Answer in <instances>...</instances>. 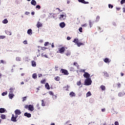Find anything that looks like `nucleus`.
Returning <instances> with one entry per match:
<instances>
[{
    "mask_svg": "<svg viewBox=\"0 0 125 125\" xmlns=\"http://www.w3.org/2000/svg\"><path fill=\"white\" fill-rule=\"evenodd\" d=\"M7 94V92H3L1 94V95H2V96H5V95H6Z\"/></svg>",
    "mask_w": 125,
    "mask_h": 125,
    "instance_id": "34",
    "label": "nucleus"
},
{
    "mask_svg": "<svg viewBox=\"0 0 125 125\" xmlns=\"http://www.w3.org/2000/svg\"><path fill=\"white\" fill-rule=\"evenodd\" d=\"M42 105L43 107L44 106H45V104H44V102L43 101V100H42Z\"/></svg>",
    "mask_w": 125,
    "mask_h": 125,
    "instance_id": "36",
    "label": "nucleus"
},
{
    "mask_svg": "<svg viewBox=\"0 0 125 125\" xmlns=\"http://www.w3.org/2000/svg\"><path fill=\"white\" fill-rule=\"evenodd\" d=\"M31 63L32 67H36L37 66V62L35 61H32Z\"/></svg>",
    "mask_w": 125,
    "mask_h": 125,
    "instance_id": "13",
    "label": "nucleus"
},
{
    "mask_svg": "<svg viewBox=\"0 0 125 125\" xmlns=\"http://www.w3.org/2000/svg\"><path fill=\"white\" fill-rule=\"evenodd\" d=\"M55 81L59 82L60 81V77L59 76H57L55 77Z\"/></svg>",
    "mask_w": 125,
    "mask_h": 125,
    "instance_id": "24",
    "label": "nucleus"
},
{
    "mask_svg": "<svg viewBox=\"0 0 125 125\" xmlns=\"http://www.w3.org/2000/svg\"><path fill=\"white\" fill-rule=\"evenodd\" d=\"M77 46H78L79 47H80V46H81V45H83V43H82V42H78L77 44Z\"/></svg>",
    "mask_w": 125,
    "mask_h": 125,
    "instance_id": "26",
    "label": "nucleus"
},
{
    "mask_svg": "<svg viewBox=\"0 0 125 125\" xmlns=\"http://www.w3.org/2000/svg\"><path fill=\"white\" fill-rule=\"evenodd\" d=\"M79 32H80V33H83V27H80L79 29Z\"/></svg>",
    "mask_w": 125,
    "mask_h": 125,
    "instance_id": "38",
    "label": "nucleus"
},
{
    "mask_svg": "<svg viewBox=\"0 0 125 125\" xmlns=\"http://www.w3.org/2000/svg\"><path fill=\"white\" fill-rule=\"evenodd\" d=\"M73 64L74 66H76V67H78L79 66L78 62H74Z\"/></svg>",
    "mask_w": 125,
    "mask_h": 125,
    "instance_id": "41",
    "label": "nucleus"
},
{
    "mask_svg": "<svg viewBox=\"0 0 125 125\" xmlns=\"http://www.w3.org/2000/svg\"><path fill=\"white\" fill-rule=\"evenodd\" d=\"M117 85H118V88L121 87V83H118L117 84Z\"/></svg>",
    "mask_w": 125,
    "mask_h": 125,
    "instance_id": "52",
    "label": "nucleus"
},
{
    "mask_svg": "<svg viewBox=\"0 0 125 125\" xmlns=\"http://www.w3.org/2000/svg\"><path fill=\"white\" fill-rule=\"evenodd\" d=\"M108 7H109V8H113V7H114V6H113V5H112L111 4H109Z\"/></svg>",
    "mask_w": 125,
    "mask_h": 125,
    "instance_id": "37",
    "label": "nucleus"
},
{
    "mask_svg": "<svg viewBox=\"0 0 125 125\" xmlns=\"http://www.w3.org/2000/svg\"><path fill=\"white\" fill-rule=\"evenodd\" d=\"M70 71H75V68L73 67L70 68Z\"/></svg>",
    "mask_w": 125,
    "mask_h": 125,
    "instance_id": "48",
    "label": "nucleus"
},
{
    "mask_svg": "<svg viewBox=\"0 0 125 125\" xmlns=\"http://www.w3.org/2000/svg\"><path fill=\"white\" fill-rule=\"evenodd\" d=\"M41 83H45V80H43L41 81Z\"/></svg>",
    "mask_w": 125,
    "mask_h": 125,
    "instance_id": "44",
    "label": "nucleus"
},
{
    "mask_svg": "<svg viewBox=\"0 0 125 125\" xmlns=\"http://www.w3.org/2000/svg\"><path fill=\"white\" fill-rule=\"evenodd\" d=\"M73 42H74L75 43H78L79 42V39L76 38L73 41Z\"/></svg>",
    "mask_w": 125,
    "mask_h": 125,
    "instance_id": "23",
    "label": "nucleus"
},
{
    "mask_svg": "<svg viewBox=\"0 0 125 125\" xmlns=\"http://www.w3.org/2000/svg\"><path fill=\"white\" fill-rule=\"evenodd\" d=\"M59 53L61 54H63L64 53V51H65V47H62L61 48H59Z\"/></svg>",
    "mask_w": 125,
    "mask_h": 125,
    "instance_id": "3",
    "label": "nucleus"
},
{
    "mask_svg": "<svg viewBox=\"0 0 125 125\" xmlns=\"http://www.w3.org/2000/svg\"><path fill=\"white\" fill-rule=\"evenodd\" d=\"M59 68V67L58 66H56L55 67V71H58Z\"/></svg>",
    "mask_w": 125,
    "mask_h": 125,
    "instance_id": "43",
    "label": "nucleus"
},
{
    "mask_svg": "<svg viewBox=\"0 0 125 125\" xmlns=\"http://www.w3.org/2000/svg\"><path fill=\"white\" fill-rule=\"evenodd\" d=\"M124 3H125V0H122L121 1V4H124Z\"/></svg>",
    "mask_w": 125,
    "mask_h": 125,
    "instance_id": "40",
    "label": "nucleus"
},
{
    "mask_svg": "<svg viewBox=\"0 0 125 125\" xmlns=\"http://www.w3.org/2000/svg\"><path fill=\"white\" fill-rule=\"evenodd\" d=\"M49 94L50 95H52V96H55V95H54V93H53V92L52 91H49Z\"/></svg>",
    "mask_w": 125,
    "mask_h": 125,
    "instance_id": "33",
    "label": "nucleus"
},
{
    "mask_svg": "<svg viewBox=\"0 0 125 125\" xmlns=\"http://www.w3.org/2000/svg\"><path fill=\"white\" fill-rule=\"evenodd\" d=\"M25 14H26V15H28L30 14V12H26L25 13Z\"/></svg>",
    "mask_w": 125,
    "mask_h": 125,
    "instance_id": "58",
    "label": "nucleus"
},
{
    "mask_svg": "<svg viewBox=\"0 0 125 125\" xmlns=\"http://www.w3.org/2000/svg\"><path fill=\"white\" fill-rule=\"evenodd\" d=\"M32 78L33 79H37L38 78V75H37V73H34L32 75Z\"/></svg>",
    "mask_w": 125,
    "mask_h": 125,
    "instance_id": "20",
    "label": "nucleus"
},
{
    "mask_svg": "<svg viewBox=\"0 0 125 125\" xmlns=\"http://www.w3.org/2000/svg\"><path fill=\"white\" fill-rule=\"evenodd\" d=\"M60 26L61 28H64L66 26L65 22H62L60 23Z\"/></svg>",
    "mask_w": 125,
    "mask_h": 125,
    "instance_id": "12",
    "label": "nucleus"
},
{
    "mask_svg": "<svg viewBox=\"0 0 125 125\" xmlns=\"http://www.w3.org/2000/svg\"><path fill=\"white\" fill-rule=\"evenodd\" d=\"M71 37H70L69 36L67 37V41H70V40H71Z\"/></svg>",
    "mask_w": 125,
    "mask_h": 125,
    "instance_id": "53",
    "label": "nucleus"
},
{
    "mask_svg": "<svg viewBox=\"0 0 125 125\" xmlns=\"http://www.w3.org/2000/svg\"><path fill=\"white\" fill-rule=\"evenodd\" d=\"M123 12L125 13V8H123Z\"/></svg>",
    "mask_w": 125,
    "mask_h": 125,
    "instance_id": "64",
    "label": "nucleus"
},
{
    "mask_svg": "<svg viewBox=\"0 0 125 125\" xmlns=\"http://www.w3.org/2000/svg\"><path fill=\"white\" fill-rule=\"evenodd\" d=\"M28 109L29 111H33L34 110H35V108H34V105L31 104H29L28 105Z\"/></svg>",
    "mask_w": 125,
    "mask_h": 125,
    "instance_id": "7",
    "label": "nucleus"
},
{
    "mask_svg": "<svg viewBox=\"0 0 125 125\" xmlns=\"http://www.w3.org/2000/svg\"><path fill=\"white\" fill-rule=\"evenodd\" d=\"M84 78H86V79H89V77H90V74L88 72H85V73L83 75Z\"/></svg>",
    "mask_w": 125,
    "mask_h": 125,
    "instance_id": "5",
    "label": "nucleus"
},
{
    "mask_svg": "<svg viewBox=\"0 0 125 125\" xmlns=\"http://www.w3.org/2000/svg\"><path fill=\"white\" fill-rule=\"evenodd\" d=\"M100 20V17L99 16H98L96 18V22H98Z\"/></svg>",
    "mask_w": 125,
    "mask_h": 125,
    "instance_id": "30",
    "label": "nucleus"
},
{
    "mask_svg": "<svg viewBox=\"0 0 125 125\" xmlns=\"http://www.w3.org/2000/svg\"><path fill=\"white\" fill-rule=\"evenodd\" d=\"M26 98H27V97H24L23 98L22 102H24V101H26Z\"/></svg>",
    "mask_w": 125,
    "mask_h": 125,
    "instance_id": "46",
    "label": "nucleus"
},
{
    "mask_svg": "<svg viewBox=\"0 0 125 125\" xmlns=\"http://www.w3.org/2000/svg\"><path fill=\"white\" fill-rule=\"evenodd\" d=\"M61 72L62 74H63V75H68L69 74V72H68V70L64 69H61Z\"/></svg>",
    "mask_w": 125,
    "mask_h": 125,
    "instance_id": "4",
    "label": "nucleus"
},
{
    "mask_svg": "<svg viewBox=\"0 0 125 125\" xmlns=\"http://www.w3.org/2000/svg\"><path fill=\"white\" fill-rule=\"evenodd\" d=\"M27 34L30 35V36H32L33 35V31L31 29H29L27 30Z\"/></svg>",
    "mask_w": 125,
    "mask_h": 125,
    "instance_id": "11",
    "label": "nucleus"
},
{
    "mask_svg": "<svg viewBox=\"0 0 125 125\" xmlns=\"http://www.w3.org/2000/svg\"><path fill=\"white\" fill-rule=\"evenodd\" d=\"M45 88H46L47 89H50V87L49 86V84H48V83H46L45 85Z\"/></svg>",
    "mask_w": 125,
    "mask_h": 125,
    "instance_id": "17",
    "label": "nucleus"
},
{
    "mask_svg": "<svg viewBox=\"0 0 125 125\" xmlns=\"http://www.w3.org/2000/svg\"><path fill=\"white\" fill-rule=\"evenodd\" d=\"M23 43L24 44H28V41H27V40H25L23 41Z\"/></svg>",
    "mask_w": 125,
    "mask_h": 125,
    "instance_id": "45",
    "label": "nucleus"
},
{
    "mask_svg": "<svg viewBox=\"0 0 125 125\" xmlns=\"http://www.w3.org/2000/svg\"><path fill=\"white\" fill-rule=\"evenodd\" d=\"M32 15H35V12H31Z\"/></svg>",
    "mask_w": 125,
    "mask_h": 125,
    "instance_id": "63",
    "label": "nucleus"
},
{
    "mask_svg": "<svg viewBox=\"0 0 125 125\" xmlns=\"http://www.w3.org/2000/svg\"><path fill=\"white\" fill-rule=\"evenodd\" d=\"M92 81L90 78H88L85 80V85H90Z\"/></svg>",
    "mask_w": 125,
    "mask_h": 125,
    "instance_id": "1",
    "label": "nucleus"
},
{
    "mask_svg": "<svg viewBox=\"0 0 125 125\" xmlns=\"http://www.w3.org/2000/svg\"><path fill=\"white\" fill-rule=\"evenodd\" d=\"M115 125H119V122L116 121V122H115Z\"/></svg>",
    "mask_w": 125,
    "mask_h": 125,
    "instance_id": "56",
    "label": "nucleus"
},
{
    "mask_svg": "<svg viewBox=\"0 0 125 125\" xmlns=\"http://www.w3.org/2000/svg\"><path fill=\"white\" fill-rule=\"evenodd\" d=\"M6 34H7V35H8V36H11V32L9 31H6Z\"/></svg>",
    "mask_w": 125,
    "mask_h": 125,
    "instance_id": "32",
    "label": "nucleus"
},
{
    "mask_svg": "<svg viewBox=\"0 0 125 125\" xmlns=\"http://www.w3.org/2000/svg\"><path fill=\"white\" fill-rule=\"evenodd\" d=\"M2 23L3 24H7V23H8V21H7V19H5L3 21H2Z\"/></svg>",
    "mask_w": 125,
    "mask_h": 125,
    "instance_id": "22",
    "label": "nucleus"
},
{
    "mask_svg": "<svg viewBox=\"0 0 125 125\" xmlns=\"http://www.w3.org/2000/svg\"><path fill=\"white\" fill-rule=\"evenodd\" d=\"M65 55L66 56H69V55H71V53H67Z\"/></svg>",
    "mask_w": 125,
    "mask_h": 125,
    "instance_id": "55",
    "label": "nucleus"
},
{
    "mask_svg": "<svg viewBox=\"0 0 125 125\" xmlns=\"http://www.w3.org/2000/svg\"><path fill=\"white\" fill-rule=\"evenodd\" d=\"M17 118H18V116L15 115V116L14 114H12L11 121L12 122H14V123H16V122H17V120H16Z\"/></svg>",
    "mask_w": 125,
    "mask_h": 125,
    "instance_id": "2",
    "label": "nucleus"
},
{
    "mask_svg": "<svg viewBox=\"0 0 125 125\" xmlns=\"http://www.w3.org/2000/svg\"><path fill=\"white\" fill-rule=\"evenodd\" d=\"M91 93L90 92V91H89L86 93L87 97H88L89 96H91Z\"/></svg>",
    "mask_w": 125,
    "mask_h": 125,
    "instance_id": "31",
    "label": "nucleus"
},
{
    "mask_svg": "<svg viewBox=\"0 0 125 125\" xmlns=\"http://www.w3.org/2000/svg\"><path fill=\"white\" fill-rule=\"evenodd\" d=\"M118 95H119V96H122V95H123V94L122 93H119L118 94Z\"/></svg>",
    "mask_w": 125,
    "mask_h": 125,
    "instance_id": "60",
    "label": "nucleus"
},
{
    "mask_svg": "<svg viewBox=\"0 0 125 125\" xmlns=\"http://www.w3.org/2000/svg\"><path fill=\"white\" fill-rule=\"evenodd\" d=\"M16 60L18 62L21 61V58L20 57H17L16 58Z\"/></svg>",
    "mask_w": 125,
    "mask_h": 125,
    "instance_id": "29",
    "label": "nucleus"
},
{
    "mask_svg": "<svg viewBox=\"0 0 125 125\" xmlns=\"http://www.w3.org/2000/svg\"><path fill=\"white\" fill-rule=\"evenodd\" d=\"M31 4L32 5H37V2L36 1V0H31Z\"/></svg>",
    "mask_w": 125,
    "mask_h": 125,
    "instance_id": "16",
    "label": "nucleus"
},
{
    "mask_svg": "<svg viewBox=\"0 0 125 125\" xmlns=\"http://www.w3.org/2000/svg\"><path fill=\"white\" fill-rule=\"evenodd\" d=\"M43 56H44V57H45V58H48V57H47V55H44L43 54H42V57H43Z\"/></svg>",
    "mask_w": 125,
    "mask_h": 125,
    "instance_id": "39",
    "label": "nucleus"
},
{
    "mask_svg": "<svg viewBox=\"0 0 125 125\" xmlns=\"http://www.w3.org/2000/svg\"><path fill=\"white\" fill-rule=\"evenodd\" d=\"M87 26V24L85 23L82 25V27H86Z\"/></svg>",
    "mask_w": 125,
    "mask_h": 125,
    "instance_id": "50",
    "label": "nucleus"
},
{
    "mask_svg": "<svg viewBox=\"0 0 125 125\" xmlns=\"http://www.w3.org/2000/svg\"><path fill=\"white\" fill-rule=\"evenodd\" d=\"M36 8H38V9H41V6L40 5H38L36 6Z\"/></svg>",
    "mask_w": 125,
    "mask_h": 125,
    "instance_id": "47",
    "label": "nucleus"
},
{
    "mask_svg": "<svg viewBox=\"0 0 125 125\" xmlns=\"http://www.w3.org/2000/svg\"><path fill=\"white\" fill-rule=\"evenodd\" d=\"M60 19H65L66 18V16L65 15V13H62V14H61L59 17Z\"/></svg>",
    "mask_w": 125,
    "mask_h": 125,
    "instance_id": "9",
    "label": "nucleus"
},
{
    "mask_svg": "<svg viewBox=\"0 0 125 125\" xmlns=\"http://www.w3.org/2000/svg\"><path fill=\"white\" fill-rule=\"evenodd\" d=\"M0 118H1V119H2V120H5V115H4V114H2V115L0 116Z\"/></svg>",
    "mask_w": 125,
    "mask_h": 125,
    "instance_id": "28",
    "label": "nucleus"
},
{
    "mask_svg": "<svg viewBox=\"0 0 125 125\" xmlns=\"http://www.w3.org/2000/svg\"><path fill=\"white\" fill-rule=\"evenodd\" d=\"M13 96H14V94L11 93V92H10L9 94V97L10 99H12L13 98Z\"/></svg>",
    "mask_w": 125,
    "mask_h": 125,
    "instance_id": "15",
    "label": "nucleus"
},
{
    "mask_svg": "<svg viewBox=\"0 0 125 125\" xmlns=\"http://www.w3.org/2000/svg\"><path fill=\"white\" fill-rule=\"evenodd\" d=\"M77 85H79V86L81 85V84H82V83H81V81L78 82L77 83Z\"/></svg>",
    "mask_w": 125,
    "mask_h": 125,
    "instance_id": "42",
    "label": "nucleus"
},
{
    "mask_svg": "<svg viewBox=\"0 0 125 125\" xmlns=\"http://www.w3.org/2000/svg\"><path fill=\"white\" fill-rule=\"evenodd\" d=\"M79 2H81L82 3H84V4H88L89 2L85 1L84 0H78Z\"/></svg>",
    "mask_w": 125,
    "mask_h": 125,
    "instance_id": "8",
    "label": "nucleus"
},
{
    "mask_svg": "<svg viewBox=\"0 0 125 125\" xmlns=\"http://www.w3.org/2000/svg\"><path fill=\"white\" fill-rule=\"evenodd\" d=\"M49 43L48 42H45L44 44V45H45V46H46V45H47Z\"/></svg>",
    "mask_w": 125,
    "mask_h": 125,
    "instance_id": "51",
    "label": "nucleus"
},
{
    "mask_svg": "<svg viewBox=\"0 0 125 125\" xmlns=\"http://www.w3.org/2000/svg\"><path fill=\"white\" fill-rule=\"evenodd\" d=\"M100 87L102 89V90H105L106 89V87L103 85H102Z\"/></svg>",
    "mask_w": 125,
    "mask_h": 125,
    "instance_id": "21",
    "label": "nucleus"
},
{
    "mask_svg": "<svg viewBox=\"0 0 125 125\" xmlns=\"http://www.w3.org/2000/svg\"><path fill=\"white\" fill-rule=\"evenodd\" d=\"M24 116H25V117H27V118H31V115L30 113H28L27 112H25L24 114Z\"/></svg>",
    "mask_w": 125,
    "mask_h": 125,
    "instance_id": "10",
    "label": "nucleus"
},
{
    "mask_svg": "<svg viewBox=\"0 0 125 125\" xmlns=\"http://www.w3.org/2000/svg\"><path fill=\"white\" fill-rule=\"evenodd\" d=\"M56 9H58V10H59V11H60L61 12H62V10H60L59 8H57Z\"/></svg>",
    "mask_w": 125,
    "mask_h": 125,
    "instance_id": "61",
    "label": "nucleus"
},
{
    "mask_svg": "<svg viewBox=\"0 0 125 125\" xmlns=\"http://www.w3.org/2000/svg\"><path fill=\"white\" fill-rule=\"evenodd\" d=\"M0 39H5V36H0Z\"/></svg>",
    "mask_w": 125,
    "mask_h": 125,
    "instance_id": "49",
    "label": "nucleus"
},
{
    "mask_svg": "<svg viewBox=\"0 0 125 125\" xmlns=\"http://www.w3.org/2000/svg\"><path fill=\"white\" fill-rule=\"evenodd\" d=\"M38 76H39V78H41V77H42V74H38Z\"/></svg>",
    "mask_w": 125,
    "mask_h": 125,
    "instance_id": "54",
    "label": "nucleus"
},
{
    "mask_svg": "<svg viewBox=\"0 0 125 125\" xmlns=\"http://www.w3.org/2000/svg\"><path fill=\"white\" fill-rule=\"evenodd\" d=\"M105 110L106 109L105 108H103L102 109V112H105Z\"/></svg>",
    "mask_w": 125,
    "mask_h": 125,
    "instance_id": "59",
    "label": "nucleus"
},
{
    "mask_svg": "<svg viewBox=\"0 0 125 125\" xmlns=\"http://www.w3.org/2000/svg\"><path fill=\"white\" fill-rule=\"evenodd\" d=\"M69 95L70 97H73V96H75L76 95L75 94V93H74V92H71L69 93Z\"/></svg>",
    "mask_w": 125,
    "mask_h": 125,
    "instance_id": "19",
    "label": "nucleus"
},
{
    "mask_svg": "<svg viewBox=\"0 0 125 125\" xmlns=\"http://www.w3.org/2000/svg\"><path fill=\"white\" fill-rule=\"evenodd\" d=\"M5 112V109L3 108H0V113H4Z\"/></svg>",
    "mask_w": 125,
    "mask_h": 125,
    "instance_id": "25",
    "label": "nucleus"
},
{
    "mask_svg": "<svg viewBox=\"0 0 125 125\" xmlns=\"http://www.w3.org/2000/svg\"><path fill=\"white\" fill-rule=\"evenodd\" d=\"M89 25L90 26V28L92 27V22H91V21H89Z\"/></svg>",
    "mask_w": 125,
    "mask_h": 125,
    "instance_id": "35",
    "label": "nucleus"
},
{
    "mask_svg": "<svg viewBox=\"0 0 125 125\" xmlns=\"http://www.w3.org/2000/svg\"><path fill=\"white\" fill-rule=\"evenodd\" d=\"M104 74L105 77H106V78H108L109 77V74H108V73H107V72L104 71Z\"/></svg>",
    "mask_w": 125,
    "mask_h": 125,
    "instance_id": "27",
    "label": "nucleus"
},
{
    "mask_svg": "<svg viewBox=\"0 0 125 125\" xmlns=\"http://www.w3.org/2000/svg\"><path fill=\"white\" fill-rule=\"evenodd\" d=\"M104 62H105V63H110V62H111V61L108 58H105L104 60Z\"/></svg>",
    "mask_w": 125,
    "mask_h": 125,
    "instance_id": "18",
    "label": "nucleus"
},
{
    "mask_svg": "<svg viewBox=\"0 0 125 125\" xmlns=\"http://www.w3.org/2000/svg\"><path fill=\"white\" fill-rule=\"evenodd\" d=\"M42 26V24L41 23L40 21H38L37 24V28H41V27Z\"/></svg>",
    "mask_w": 125,
    "mask_h": 125,
    "instance_id": "14",
    "label": "nucleus"
},
{
    "mask_svg": "<svg viewBox=\"0 0 125 125\" xmlns=\"http://www.w3.org/2000/svg\"><path fill=\"white\" fill-rule=\"evenodd\" d=\"M24 107L25 108V109H27V108H29V105H25Z\"/></svg>",
    "mask_w": 125,
    "mask_h": 125,
    "instance_id": "57",
    "label": "nucleus"
},
{
    "mask_svg": "<svg viewBox=\"0 0 125 125\" xmlns=\"http://www.w3.org/2000/svg\"><path fill=\"white\" fill-rule=\"evenodd\" d=\"M15 116H18V115L21 114V110L20 109H16L15 111Z\"/></svg>",
    "mask_w": 125,
    "mask_h": 125,
    "instance_id": "6",
    "label": "nucleus"
},
{
    "mask_svg": "<svg viewBox=\"0 0 125 125\" xmlns=\"http://www.w3.org/2000/svg\"><path fill=\"white\" fill-rule=\"evenodd\" d=\"M121 77L124 76V75H125L123 73L121 72Z\"/></svg>",
    "mask_w": 125,
    "mask_h": 125,
    "instance_id": "62",
    "label": "nucleus"
}]
</instances>
